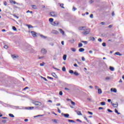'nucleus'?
Returning <instances> with one entry per match:
<instances>
[{"label":"nucleus","instance_id":"obj_1","mask_svg":"<svg viewBox=\"0 0 124 124\" xmlns=\"http://www.w3.org/2000/svg\"><path fill=\"white\" fill-rule=\"evenodd\" d=\"M91 32V29H86L85 31H84L82 32V34H83V35H87V34H89Z\"/></svg>","mask_w":124,"mask_h":124},{"label":"nucleus","instance_id":"obj_2","mask_svg":"<svg viewBox=\"0 0 124 124\" xmlns=\"http://www.w3.org/2000/svg\"><path fill=\"white\" fill-rule=\"evenodd\" d=\"M49 15L51 16V17H57L58 16V13L56 12H51Z\"/></svg>","mask_w":124,"mask_h":124},{"label":"nucleus","instance_id":"obj_3","mask_svg":"<svg viewBox=\"0 0 124 124\" xmlns=\"http://www.w3.org/2000/svg\"><path fill=\"white\" fill-rule=\"evenodd\" d=\"M32 104L35 105L36 106H41L42 105V103L38 101H34L32 102Z\"/></svg>","mask_w":124,"mask_h":124},{"label":"nucleus","instance_id":"obj_4","mask_svg":"<svg viewBox=\"0 0 124 124\" xmlns=\"http://www.w3.org/2000/svg\"><path fill=\"white\" fill-rule=\"evenodd\" d=\"M41 53L43 55H46V54H47V50L45 48H42L41 50Z\"/></svg>","mask_w":124,"mask_h":124},{"label":"nucleus","instance_id":"obj_5","mask_svg":"<svg viewBox=\"0 0 124 124\" xmlns=\"http://www.w3.org/2000/svg\"><path fill=\"white\" fill-rule=\"evenodd\" d=\"M59 24L60 22L57 20L55 21L52 23V25L54 26V27H55L56 26H59Z\"/></svg>","mask_w":124,"mask_h":124},{"label":"nucleus","instance_id":"obj_6","mask_svg":"<svg viewBox=\"0 0 124 124\" xmlns=\"http://www.w3.org/2000/svg\"><path fill=\"white\" fill-rule=\"evenodd\" d=\"M31 34H32V36H33V37H36V36H37V33L35 32V31H31Z\"/></svg>","mask_w":124,"mask_h":124},{"label":"nucleus","instance_id":"obj_7","mask_svg":"<svg viewBox=\"0 0 124 124\" xmlns=\"http://www.w3.org/2000/svg\"><path fill=\"white\" fill-rule=\"evenodd\" d=\"M79 31H85L84 29H86V27L83 26V27H79Z\"/></svg>","mask_w":124,"mask_h":124},{"label":"nucleus","instance_id":"obj_8","mask_svg":"<svg viewBox=\"0 0 124 124\" xmlns=\"http://www.w3.org/2000/svg\"><path fill=\"white\" fill-rule=\"evenodd\" d=\"M59 31L60 32V33H62L63 35H64V31H62V29H59Z\"/></svg>","mask_w":124,"mask_h":124},{"label":"nucleus","instance_id":"obj_9","mask_svg":"<svg viewBox=\"0 0 124 124\" xmlns=\"http://www.w3.org/2000/svg\"><path fill=\"white\" fill-rule=\"evenodd\" d=\"M51 75L54 77V78H58V76H57V75L56 74V73H52L51 74Z\"/></svg>","mask_w":124,"mask_h":124},{"label":"nucleus","instance_id":"obj_10","mask_svg":"<svg viewBox=\"0 0 124 124\" xmlns=\"http://www.w3.org/2000/svg\"><path fill=\"white\" fill-rule=\"evenodd\" d=\"M110 91L111 92H113V93H117V89L116 88H111Z\"/></svg>","mask_w":124,"mask_h":124},{"label":"nucleus","instance_id":"obj_11","mask_svg":"<svg viewBox=\"0 0 124 124\" xmlns=\"http://www.w3.org/2000/svg\"><path fill=\"white\" fill-rule=\"evenodd\" d=\"M49 22H50V24H51V25H52V23H54V19L52 18H50L49 19Z\"/></svg>","mask_w":124,"mask_h":124},{"label":"nucleus","instance_id":"obj_12","mask_svg":"<svg viewBox=\"0 0 124 124\" xmlns=\"http://www.w3.org/2000/svg\"><path fill=\"white\" fill-rule=\"evenodd\" d=\"M58 4H59V5H60V7H61L62 8H63V9H64V7L63 6L64 4L63 3H59Z\"/></svg>","mask_w":124,"mask_h":124},{"label":"nucleus","instance_id":"obj_13","mask_svg":"<svg viewBox=\"0 0 124 124\" xmlns=\"http://www.w3.org/2000/svg\"><path fill=\"white\" fill-rule=\"evenodd\" d=\"M111 104L112 106L114 107L115 108H117V107H118V104H114L111 103Z\"/></svg>","mask_w":124,"mask_h":124},{"label":"nucleus","instance_id":"obj_14","mask_svg":"<svg viewBox=\"0 0 124 124\" xmlns=\"http://www.w3.org/2000/svg\"><path fill=\"white\" fill-rule=\"evenodd\" d=\"M31 6L33 9H37V7L35 5H32Z\"/></svg>","mask_w":124,"mask_h":124},{"label":"nucleus","instance_id":"obj_15","mask_svg":"<svg viewBox=\"0 0 124 124\" xmlns=\"http://www.w3.org/2000/svg\"><path fill=\"white\" fill-rule=\"evenodd\" d=\"M98 93H99V94H101V93H102V90H101V89H98Z\"/></svg>","mask_w":124,"mask_h":124},{"label":"nucleus","instance_id":"obj_16","mask_svg":"<svg viewBox=\"0 0 124 124\" xmlns=\"http://www.w3.org/2000/svg\"><path fill=\"white\" fill-rule=\"evenodd\" d=\"M85 51V49L83 48H80L79 49V52H84Z\"/></svg>","mask_w":124,"mask_h":124},{"label":"nucleus","instance_id":"obj_17","mask_svg":"<svg viewBox=\"0 0 124 124\" xmlns=\"http://www.w3.org/2000/svg\"><path fill=\"white\" fill-rule=\"evenodd\" d=\"M34 108V107H29L27 108V109L28 110H32V109H33Z\"/></svg>","mask_w":124,"mask_h":124},{"label":"nucleus","instance_id":"obj_18","mask_svg":"<svg viewBox=\"0 0 124 124\" xmlns=\"http://www.w3.org/2000/svg\"><path fill=\"white\" fill-rule=\"evenodd\" d=\"M18 55L15 56V55H12V58H13V59H16V58H18Z\"/></svg>","mask_w":124,"mask_h":124},{"label":"nucleus","instance_id":"obj_19","mask_svg":"<svg viewBox=\"0 0 124 124\" xmlns=\"http://www.w3.org/2000/svg\"><path fill=\"white\" fill-rule=\"evenodd\" d=\"M109 69H110V70L111 71H114V67H112V66H110L109 67Z\"/></svg>","mask_w":124,"mask_h":124},{"label":"nucleus","instance_id":"obj_20","mask_svg":"<svg viewBox=\"0 0 124 124\" xmlns=\"http://www.w3.org/2000/svg\"><path fill=\"white\" fill-rule=\"evenodd\" d=\"M115 55H117V56H122V54L120 53L119 52H117L115 53Z\"/></svg>","mask_w":124,"mask_h":124},{"label":"nucleus","instance_id":"obj_21","mask_svg":"<svg viewBox=\"0 0 124 124\" xmlns=\"http://www.w3.org/2000/svg\"><path fill=\"white\" fill-rule=\"evenodd\" d=\"M90 40H91L92 41H94L95 40V39L93 37H91Z\"/></svg>","mask_w":124,"mask_h":124},{"label":"nucleus","instance_id":"obj_22","mask_svg":"<svg viewBox=\"0 0 124 124\" xmlns=\"http://www.w3.org/2000/svg\"><path fill=\"white\" fill-rule=\"evenodd\" d=\"M77 114H78L79 116H82V113L81 111H77Z\"/></svg>","mask_w":124,"mask_h":124},{"label":"nucleus","instance_id":"obj_23","mask_svg":"<svg viewBox=\"0 0 124 124\" xmlns=\"http://www.w3.org/2000/svg\"><path fill=\"white\" fill-rule=\"evenodd\" d=\"M64 117L65 118H68L69 117V114H64Z\"/></svg>","mask_w":124,"mask_h":124},{"label":"nucleus","instance_id":"obj_24","mask_svg":"<svg viewBox=\"0 0 124 124\" xmlns=\"http://www.w3.org/2000/svg\"><path fill=\"white\" fill-rule=\"evenodd\" d=\"M52 32L53 33H56V34L59 33V31H57L56 30H53Z\"/></svg>","mask_w":124,"mask_h":124},{"label":"nucleus","instance_id":"obj_25","mask_svg":"<svg viewBox=\"0 0 124 124\" xmlns=\"http://www.w3.org/2000/svg\"><path fill=\"white\" fill-rule=\"evenodd\" d=\"M100 104L102 106H104V105H106V103H105V102H102L100 103Z\"/></svg>","mask_w":124,"mask_h":124},{"label":"nucleus","instance_id":"obj_26","mask_svg":"<svg viewBox=\"0 0 124 124\" xmlns=\"http://www.w3.org/2000/svg\"><path fill=\"white\" fill-rule=\"evenodd\" d=\"M75 41V40L74 39L69 40V42H70L71 43H74Z\"/></svg>","mask_w":124,"mask_h":124},{"label":"nucleus","instance_id":"obj_27","mask_svg":"<svg viewBox=\"0 0 124 124\" xmlns=\"http://www.w3.org/2000/svg\"><path fill=\"white\" fill-rule=\"evenodd\" d=\"M63 60L66 61V55H64L63 56Z\"/></svg>","mask_w":124,"mask_h":124},{"label":"nucleus","instance_id":"obj_28","mask_svg":"<svg viewBox=\"0 0 124 124\" xmlns=\"http://www.w3.org/2000/svg\"><path fill=\"white\" fill-rule=\"evenodd\" d=\"M71 51L73 52H76V49L75 48H71Z\"/></svg>","mask_w":124,"mask_h":124},{"label":"nucleus","instance_id":"obj_29","mask_svg":"<svg viewBox=\"0 0 124 124\" xmlns=\"http://www.w3.org/2000/svg\"><path fill=\"white\" fill-rule=\"evenodd\" d=\"M62 71H64V72L66 71V69L65 68V66H63V67L62 68Z\"/></svg>","mask_w":124,"mask_h":124},{"label":"nucleus","instance_id":"obj_30","mask_svg":"<svg viewBox=\"0 0 124 124\" xmlns=\"http://www.w3.org/2000/svg\"><path fill=\"white\" fill-rule=\"evenodd\" d=\"M69 73H70V74H73V73H74V71L72 70H69Z\"/></svg>","mask_w":124,"mask_h":124},{"label":"nucleus","instance_id":"obj_31","mask_svg":"<svg viewBox=\"0 0 124 124\" xmlns=\"http://www.w3.org/2000/svg\"><path fill=\"white\" fill-rule=\"evenodd\" d=\"M74 75H76V76H78L79 75V73H78L77 72H74Z\"/></svg>","mask_w":124,"mask_h":124},{"label":"nucleus","instance_id":"obj_32","mask_svg":"<svg viewBox=\"0 0 124 124\" xmlns=\"http://www.w3.org/2000/svg\"><path fill=\"white\" fill-rule=\"evenodd\" d=\"M68 121L69 123H75V121L72 120H68Z\"/></svg>","mask_w":124,"mask_h":124},{"label":"nucleus","instance_id":"obj_33","mask_svg":"<svg viewBox=\"0 0 124 124\" xmlns=\"http://www.w3.org/2000/svg\"><path fill=\"white\" fill-rule=\"evenodd\" d=\"M9 117H11V118H14V115L11 113H10L9 114Z\"/></svg>","mask_w":124,"mask_h":124},{"label":"nucleus","instance_id":"obj_34","mask_svg":"<svg viewBox=\"0 0 124 124\" xmlns=\"http://www.w3.org/2000/svg\"><path fill=\"white\" fill-rule=\"evenodd\" d=\"M115 113H116L117 114H118V115H120V114H121L120 113H119L118 111V110H117V109H115Z\"/></svg>","mask_w":124,"mask_h":124},{"label":"nucleus","instance_id":"obj_35","mask_svg":"<svg viewBox=\"0 0 124 124\" xmlns=\"http://www.w3.org/2000/svg\"><path fill=\"white\" fill-rule=\"evenodd\" d=\"M84 119H85V120H86V122H87V123H90L89 122V120H88V118H87V117L86 116L84 117Z\"/></svg>","mask_w":124,"mask_h":124},{"label":"nucleus","instance_id":"obj_36","mask_svg":"<svg viewBox=\"0 0 124 124\" xmlns=\"http://www.w3.org/2000/svg\"><path fill=\"white\" fill-rule=\"evenodd\" d=\"M13 30L14 31H17V29L16 28V27H15V26L13 27Z\"/></svg>","mask_w":124,"mask_h":124},{"label":"nucleus","instance_id":"obj_37","mask_svg":"<svg viewBox=\"0 0 124 124\" xmlns=\"http://www.w3.org/2000/svg\"><path fill=\"white\" fill-rule=\"evenodd\" d=\"M82 46H83V44L82 43L78 44V47H81Z\"/></svg>","mask_w":124,"mask_h":124},{"label":"nucleus","instance_id":"obj_38","mask_svg":"<svg viewBox=\"0 0 124 124\" xmlns=\"http://www.w3.org/2000/svg\"><path fill=\"white\" fill-rule=\"evenodd\" d=\"M71 103L72 105H74V106L75 105V102H74L72 101H71Z\"/></svg>","mask_w":124,"mask_h":124},{"label":"nucleus","instance_id":"obj_39","mask_svg":"<svg viewBox=\"0 0 124 124\" xmlns=\"http://www.w3.org/2000/svg\"><path fill=\"white\" fill-rule=\"evenodd\" d=\"M27 27L28 29H31V28H32V26L31 25H27Z\"/></svg>","mask_w":124,"mask_h":124},{"label":"nucleus","instance_id":"obj_40","mask_svg":"<svg viewBox=\"0 0 124 124\" xmlns=\"http://www.w3.org/2000/svg\"><path fill=\"white\" fill-rule=\"evenodd\" d=\"M44 64H45V63L44 62H43L42 63H40V66H43L44 65Z\"/></svg>","mask_w":124,"mask_h":124},{"label":"nucleus","instance_id":"obj_41","mask_svg":"<svg viewBox=\"0 0 124 124\" xmlns=\"http://www.w3.org/2000/svg\"><path fill=\"white\" fill-rule=\"evenodd\" d=\"M82 61H83V62H85V61H86V59H85V57H82L81 58Z\"/></svg>","mask_w":124,"mask_h":124},{"label":"nucleus","instance_id":"obj_42","mask_svg":"<svg viewBox=\"0 0 124 124\" xmlns=\"http://www.w3.org/2000/svg\"><path fill=\"white\" fill-rule=\"evenodd\" d=\"M102 46H103L104 47H105V46H106V43H103L102 44Z\"/></svg>","mask_w":124,"mask_h":124},{"label":"nucleus","instance_id":"obj_43","mask_svg":"<svg viewBox=\"0 0 124 124\" xmlns=\"http://www.w3.org/2000/svg\"><path fill=\"white\" fill-rule=\"evenodd\" d=\"M11 3H13L14 4H16V1H11Z\"/></svg>","mask_w":124,"mask_h":124},{"label":"nucleus","instance_id":"obj_44","mask_svg":"<svg viewBox=\"0 0 124 124\" xmlns=\"http://www.w3.org/2000/svg\"><path fill=\"white\" fill-rule=\"evenodd\" d=\"M14 17H15L16 18H17V19H19V16H16V15H13Z\"/></svg>","mask_w":124,"mask_h":124},{"label":"nucleus","instance_id":"obj_45","mask_svg":"<svg viewBox=\"0 0 124 124\" xmlns=\"http://www.w3.org/2000/svg\"><path fill=\"white\" fill-rule=\"evenodd\" d=\"M4 5H5V6L7 5V2L6 1H4Z\"/></svg>","mask_w":124,"mask_h":124},{"label":"nucleus","instance_id":"obj_46","mask_svg":"<svg viewBox=\"0 0 124 124\" xmlns=\"http://www.w3.org/2000/svg\"><path fill=\"white\" fill-rule=\"evenodd\" d=\"M47 78H48V79H50V80H53V79H54V78L50 77H47Z\"/></svg>","mask_w":124,"mask_h":124},{"label":"nucleus","instance_id":"obj_47","mask_svg":"<svg viewBox=\"0 0 124 124\" xmlns=\"http://www.w3.org/2000/svg\"><path fill=\"white\" fill-rule=\"evenodd\" d=\"M81 42L82 43H85V44H88V42L87 41H81Z\"/></svg>","mask_w":124,"mask_h":124},{"label":"nucleus","instance_id":"obj_48","mask_svg":"<svg viewBox=\"0 0 124 124\" xmlns=\"http://www.w3.org/2000/svg\"><path fill=\"white\" fill-rule=\"evenodd\" d=\"M108 112H109V113H112V112H113V111H112L110 109H108Z\"/></svg>","mask_w":124,"mask_h":124},{"label":"nucleus","instance_id":"obj_49","mask_svg":"<svg viewBox=\"0 0 124 124\" xmlns=\"http://www.w3.org/2000/svg\"><path fill=\"white\" fill-rule=\"evenodd\" d=\"M73 11H75V10H77V9L76 8H75V7H73Z\"/></svg>","mask_w":124,"mask_h":124},{"label":"nucleus","instance_id":"obj_50","mask_svg":"<svg viewBox=\"0 0 124 124\" xmlns=\"http://www.w3.org/2000/svg\"><path fill=\"white\" fill-rule=\"evenodd\" d=\"M59 94H60V95H62V92L60 91V93H59Z\"/></svg>","mask_w":124,"mask_h":124},{"label":"nucleus","instance_id":"obj_51","mask_svg":"<svg viewBox=\"0 0 124 124\" xmlns=\"http://www.w3.org/2000/svg\"><path fill=\"white\" fill-rule=\"evenodd\" d=\"M88 114H90V115H93V112L90 111H88Z\"/></svg>","mask_w":124,"mask_h":124},{"label":"nucleus","instance_id":"obj_52","mask_svg":"<svg viewBox=\"0 0 124 124\" xmlns=\"http://www.w3.org/2000/svg\"><path fill=\"white\" fill-rule=\"evenodd\" d=\"M43 58H44V56H42V57H39V60H41V59H43Z\"/></svg>","mask_w":124,"mask_h":124},{"label":"nucleus","instance_id":"obj_53","mask_svg":"<svg viewBox=\"0 0 124 124\" xmlns=\"http://www.w3.org/2000/svg\"><path fill=\"white\" fill-rule=\"evenodd\" d=\"M98 41H99V42H101V41H102V40L101 38H99L98 39Z\"/></svg>","mask_w":124,"mask_h":124},{"label":"nucleus","instance_id":"obj_54","mask_svg":"<svg viewBox=\"0 0 124 124\" xmlns=\"http://www.w3.org/2000/svg\"><path fill=\"white\" fill-rule=\"evenodd\" d=\"M100 24L103 25H105V23L104 22H102L100 23Z\"/></svg>","mask_w":124,"mask_h":124},{"label":"nucleus","instance_id":"obj_55","mask_svg":"<svg viewBox=\"0 0 124 124\" xmlns=\"http://www.w3.org/2000/svg\"><path fill=\"white\" fill-rule=\"evenodd\" d=\"M58 113H61V110H60V108H58Z\"/></svg>","mask_w":124,"mask_h":124},{"label":"nucleus","instance_id":"obj_56","mask_svg":"<svg viewBox=\"0 0 124 124\" xmlns=\"http://www.w3.org/2000/svg\"><path fill=\"white\" fill-rule=\"evenodd\" d=\"M61 44L62 45H64V42L63 41H62V42H61Z\"/></svg>","mask_w":124,"mask_h":124},{"label":"nucleus","instance_id":"obj_57","mask_svg":"<svg viewBox=\"0 0 124 124\" xmlns=\"http://www.w3.org/2000/svg\"><path fill=\"white\" fill-rule=\"evenodd\" d=\"M4 48L5 49H7V48H8V46H4Z\"/></svg>","mask_w":124,"mask_h":124},{"label":"nucleus","instance_id":"obj_58","mask_svg":"<svg viewBox=\"0 0 124 124\" xmlns=\"http://www.w3.org/2000/svg\"><path fill=\"white\" fill-rule=\"evenodd\" d=\"M95 88L96 90H99V88H98V86H95Z\"/></svg>","mask_w":124,"mask_h":124},{"label":"nucleus","instance_id":"obj_59","mask_svg":"<svg viewBox=\"0 0 124 124\" xmlns=\"http://www.w3.org/2000/svg\"><path fill=\"white\" fill-rule=\"evenodd\" d=\"M102 109H103V108H102V107H99V108H98V109H99V110H102Z\"/></svg>","mask_w":124,"mask_h":124},{"label":"nucleus","instance_id":"obj_60","mask_svg":"<svg viewBox=\"0 0 124 124\" xmlns=\"http://www.w3.org/2000/svg\"><path fill=\"white\" fill-rule=\"evenodd\" d=\"M93 14L90 15V18H93Z\"/></svg>","mask_w":124,"mask_h":124},{"label":"nucleus","instance_id":"obj_61","mask_svg":"<svg viewBox=\"0 0 124 124\" xmlns=\"http://www.w3.org/2000/svg\"><path fill=\"white\" fill-rule=\"evenodd\" d=\"M28 89H29V87H26L24 89H23V90H24V91H25V90H27Z\"/></svg>","mask_w":124,"mask_h":124},{"label":"nucleus","instance_id":"obj_62","mask_svg":"<svg viewBox=\"0 0 124 124\" xmlns=\"http://www.w3.org/2000/svg\"><path fill=\"white\" fill-rule=\"evenodd\" d=\"M112 27H113V26H112L111 25H110L108 26V28H112Z\"/></svg>","mask_w":124,"mask_h":124},{"label":"nucleus","instance_id":"obj_63","mask_svg":"<svg viewBox=\"0 0 124 124\" xmlns=\"http://www.w3.org/2000/svg\"><path fill=\"white\" fill-rule=\"evenodd\" d=\"M74 66H75L76 67H77L78 66V65H77L76 63L74 64Z\"/></svg>","mask_w":124,"mask_h":124},{"label":"nucleus","instance_id":"obj_64","mask_svg":"<svg viewBox=\"0 0 124 124\" xmlns=\"http://www.w3.org/2000/svg\"><path fill=\"white\" fill-rule=\"evenodd\" d=\"M43 79L45 80V81H48V80H47V79L46 78H43Z\"/></svg>","mask_w":124,"mask_h":124}]
</instances>
